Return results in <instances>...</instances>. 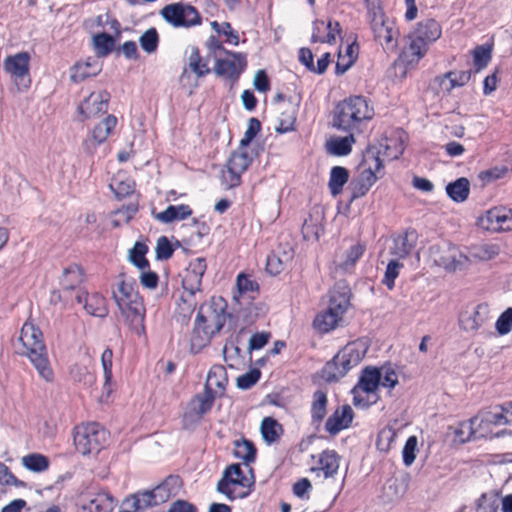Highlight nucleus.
I'll use <instances>...</instances> for the list:
<instances>
[{
    "label": "nucleus",
    "mask_w": 512,
    "mask_h": 512,
    "mask_svg": "<svg viewBox=\"0 0 512 512\" xmlns=\"http://www.w3.org/2000/svg\"><path fill=\"white\" fill-rule=\"evenodd\" d=\"M350 307V290L345 283H337L329 293L328 304L322 312V334L343 327Z\"/></svg>",
    "instance_id": "nucleus-8"
},
{
    "label": "nucleus",
    "mask_w": 512,
    "mask_h": 512,
    "mask_svg": "<svg viewBox=\"0 0 512 512\" xmlns=\"http://www.w3.org/2000/svg\"><path fill=\"white\" fill-rule=\"evenodd\" d=\"M112 296L129 327L137 335H144L145 306L135 281L120 274L112 288Z\"/></svg>",
    "instance_id": "nucleus-1"
},
{
    "label": "nucleus",
    "mask_w": 512,
    "mask_h": 512,
    "mask_svg": "<svg viewBox=\"0 0 512 512\" xmlns=\"http://www.w3.org/2000/svg\"><path fill=\"white\" fill-rule=\"evenodd\" d=\"M403 264L398 260H391L388 262L382 283L392 290L395 285V279L398 277Z\"/></svg>",
    "instance_id": "nucleus-56"
},
{
    "label": "nucleus",
    "mask_w": 512,
    "mask_h": 512,
    "mask_svg": "<svg viewBox=\"0 0 512 512\" xmlns=\"http://www.w3.org/2000/svg\"><path fill=\"white\" fill-rule=\"evenodd\" d=\"M181 486L179 477L169 476L160 485L155 487L152 492L157 505L165 503L172 496L176 495Z\"/></svg>",
    "instance_id": "nucleus-32"
},
{
    "label": "nucleus",
    "mask_w": 512,
    "mask_h": 512,
    "mask_svg": "<svg viewBox=\"0 0 512 512\" xmlns=\"http://www.w3.org/2000/svg\"><path fill=\"white\" fill-rule=\"evenodd\" d=\"M251 485V480L243 475L240 464H231L217 483V491L233 501L247 497L251 492Z\"/></svg>",
    "instance_id": "nucleus-10"
},
{
    "label": "nucleus",
    "mask_w": 512,
    "mask_h": 512,
    "mask_svg": "<svg viewBox=\"0 0 512 512\" xmlns=\"http://www.w3.org/2000/svg\"><path fill=\"white\" fill-rule=\"evenodd\" d=\"M472 420H475V423L473 424L474 427H476L475 430V437L477 438H485L489 437L491 435H499V433L493 432V425L492 423H486L485 421V413L481 415H477Z\"/></svg>",
    "instance_id": "nucleus-57"
},
{
    "label": "nucleus",
    "mask_w": 512,
    "mask_h": 512,
    "mask_svg": "<svg viewBox=\"0 0 512 512\" xmlns=\"http://www.w3.org/2000/svg\"><path fill=\"white\" fill-rule=\"evenodd\" d=\"M226 54L225 58H216L214 71L218 76L237 80L247 66L246 56L236 52Z\"/></svg>",
    "instance_id": "nucleus-20"
},
{
    "label": "nucleus",
    "mask_w": 512,
    "mask_h": 512,
    "mask_svg": "<svg viewBox=\"0 0 512 512\" xmlns=\"http://www.w3.org/2000/svg\"><path fill=\"white\" fill-rule=\"evenodd\" d=\"M19 342L22 350L19 353L26 355L39 375L46 381H51L53 371L50 367L46 348L42 341V333L33 324L25 323L21 329Z\"/></svg>",
    "instance_id": "nucleus-6"
},
{
    "label": "nucleus",
    "mask_w": 512,
    "mask_h": 512,
    "mask_svg": "<svg viewBox=\"0 0 512 512\" xmlns=\"http://www.w3.org/2000/svg\"><path fill=\"white\" fill-rule=\"evenodd\" d=\"M500 500L495 494H483L477 501L478 512H499Z\"/></svg>",
    "instance_id": "nucleus-58"
},
{
    "label": "nucleus",
    "mask_w": 512,
    "mask_h": 512,
    "mask_svg": "<svg viewBox=\"0 0 512 512\" xmlns=\"http://www.w3.org/2000/svg\"><path fill=\"white\" fill-rule=\"evenodd\" d=\"M349 177V171L345 167H332L329 173L328 189L333 197H336L343 192V188L347 184Z\"/></svg>",
    "instance_id": "nucleus-34"
},
{
    "label": "nucleus",
    "mask_w": 512,
    "mask_h": 512,
    "mask_svg": "<svg viewBox=\"0 0 512 512\" xmlns=\"http://www.w3.org/2000/svg\"><path fill=\"white\" fill-rule=\"evenodd\" d=\"M346 136L331 135L326 138L324 148L328 155L333 157H346L352 153L356 138L353 132Z\"/></svg>",
    "instance_id": "nucleus-23"
},
{
    "label": "nucleus",
    "mask_w": 512,
    "mask_h": 512,
    "mask_svg": "<svg viewBox=\"0 0 512 512\" xmlns=\"http://www.w3.org/2000/svg\"><path fill=\"white\" fill-rule=\"evenodd\" d=\"M414 247V234L413 233H405L403 235H399L393 241V246L390 248V252L392 255L396 256L398 259H404L407 257Z\"/></svg>",
    "instance_id": "nucleus-38"
},
{
    "label": "nucleus",
    "mask_w": 512,
    "mask_h": 512,
    "mask_svg": "<svg viewBox=\"0 0 512 512\" xmlns=\"http://www.w3.org/2000/svg\"><path fill=\"white\" fill-rule=\"evenodd\" d=\"M160 15L174 28H189L201 23V17L197 9L182 2L164 6Z\"/></svg>",
    "instance_id": "nucleus-15"
},
{
    "label": "nucleus",
    "mask_w": 512,
    "mask_h": 512,
    "mask_svg": "<svg viewBox=\"0 0 512 512\" xmlns=\"http://www.w3.org/2000/svg\"><path fill=\"white\" fill-rule=\"evenodd\" d=\"M261 129V123L256 118H250L248 121L247 129L244 133V137L240 141V146L247 147L253 138L258 134Z\"/></svg>",
    "instance_id": "nucleus-64"
},
{
    "label": "nucleus",
    "mask_w": 512,
    "mask_h": 512,
    "mask_svg": "<svg viewBox=\"0 0 512 512\" xmlns=\"http://www.w3.org/2000/svg\"><path fill=\"white\" fill-rule=\"evenodd\" d=\"M500 251V246L496 243H483L471 247L469 257L478 261H489L496 258Z\"/></svg>",
    "instance_id": "nucleus-37"
},
{
    "label": "nucleus",
    "mask_w": 512,
    "mask_h": 512,
    "mask_svg": "<svg viewBox=\"0 0 512 512\" xmlns=\"http://www.w3.org/2000/svg\"><path fill=\"white\" fill-rule=\"evenodd\" d=\"M365 246L358 243L350 247L345 254V259L339 263L343 270H349L362 257Z\"/></svg>",
    "instance_id": "nucleus-54"
},
{
    "label": "nucleus",
    "mask_w": 512,
    "mask_h": 512,
    "mask_svg": "<svg viewBox=\"0 0 512 512\" xmlns=\"http://www.w3.org/2000/svg\"><path fill=\"white\" fill-rule=\"evenodd\" d=\"M291 252H284L283 257L276 253L268 255L266 269L272 275H277L285 268V264L291 259Z\"/></svg>",
    "instance_id": "nucleus-44"
},
{
    "label": "nucleus",
    "mask_w": 512,
    "mask_h": 512,
    "mask_svg": "<svg viewBox=\"0 0 512 512\" xmlns=\"http://www.w3.org/2000/svg\"><path fill=\"white\" fill-rule=\"evenodd\" d=\"M22 465L29 471L41 473L48 469L49 459L39 453H31L21 458Z\"/></svg>",
    "instance_id": "nucleus-40"
},
{
    "label": "nucleus",
    "mask_w": 512,
    "mask_h": 512,
    "mask_svg": "<svg viewBox=\"0 0 512 512\" xmlns=\"http://www.w3.org/2000/svg\"><path fill=\"white\" fill-rule=\"evenodd\" d=\"M94 47L100 56H107L114 47V39L106 33H100L93 37Z\"/></svg>",
    "instance_id": "nucleus-52"
},
{
    "label": "nucleus",
    "mask_w": 512,
    "mask_h": 512,
    "mask_svg": "<svg viewBox=\"0 0 512 512\" xmlns=\"http://www.w3.org/2000/svg\"><path fill=\"white\" fill-rule=\"evenodd\" d=\"M76 300L78 303H84L85 310L92 316L105 317L108 314L106 299L99 293L89 295L84 291H79Z\"/></svg>",
    "instance_id": "nucleus-26"
},
{
    "label": "nucleus",
    "mask_w": 512,
    "mask_h": 512,
    "mask_svg": "<svg viewBox=\"0 0 512 512\" xmlns=\"http://www.w3.org/2000/svg\"><path fill=\"white\" fill-rule=\"evenodd\" d=\"M216 393H210L206 390L201 394H197L188 404L183 415V425L190 428L198 424L202 417L211 410Z\"/></svg>",
    "instance_id": "nucleus-18"
},
{
    "label": "nucleus",
    "mask_w": 512,
    "mask_h": 512,
    "mask_svg": "<svg viewBox=\"0 0 512 512\" xmlns=\"http://www.w3.org/2000/svg\"><path fill=\"white\" fill-rule=\"evenodd\" d=\"M110 94L107 91H95L78 106V111L85 119L105 113L108 108Z\"/></svg>",
    "instance_id": "nucleus-22"
},
{
    "label": "nucleus",
    "mask_w": 512,
    "mask_h": 512,
    "mask_svg": "<svg viewBox=\"0 0 512 512\" xmlns=\"http://www.w3.org/2000/svg\"><path fill=\"white\" fill-rule=\"evenodd\" d=\"M115 507L114 498L108 492H99L82 498L81 512H112Z\"/></svg>",
    "instance_id": "nucleus-24"
},
{
    "label": "nucleus",
    "mask_w": 512,
    "mask_h": 512,
    "mask_svg": "<svg viewBox=\"0 0 512 512\" xmlns=\"http://www.w3.org/2000/svg\"><path fill=\"white\" fill-rule=\"evenodd\" d=\"M261 372L258 369H252L237 378V387L243 390L251 388L260 379Z\"/></svg>",
    "instance_id": "nucleus-62"
},
{
    "label": "nucleus",
    "mask_w": 512,
    "mask_h": 512,
    "mask_svg": "<svg viewBox=\"0 0 512 512\" xmlns=\"http://www.w3.org/2000/svg\"><path fill=\"white\" fill-rule=\"evenodd\" d=\"M478 224L489 231H512V210L493 207L479 217Z\"/></svg>",
    "instance_id": "nucleus-19"
},
{
    "label": "nucleus",
    "mask_w": 512,
    "mask_h": 512,
    "mask_svg": "<svg viewBox=\"0 0 512 512\" xmlns=\"http://www.w3.org/2000/svg\"><path fill=\"white\" fill-rule=\"evenodd\" d=\"M279 116L277 117V124L275 130L277 133L284 134L295 129L297 107L291 102L283 103L277 107Z\"/></svg>",
    "instance_id": "nucleus-28"
},
{
    "label": "nucleus",
    "mask_w": 512,
    "mask_h": 512,
    "mask_svg": "<svg viewBox=\"0 0 512 512\" xmlns=\"http://www.w3.org/2000/svg\"><path fill=\"white\" fill-rule=\"evenodd\" d=\"M70 375L76 382L90 386L95 382V376L85 364L76 363L70 369Z\"/></svg>",
    "instance_id": "nucleus-43"
},
{
    "label": "nucleus",
    "mask_w": 512,
    "mask_h": 512,
    "mask_svg": "<svg viewBox=\"0 0 512 512\" xmlns=\"http://www.w3.org/2000/svg\"><path fill=\"white\" fill-rule=\"evenodd\" d=\"M359 53V46L355 43H347L344 47L340 46L336 62V73H345L356 61Z\"/></svg>",
    "instance_id": "nucleus-33"
},
{
    "label": "nucleus",
    "mask_w": 512,
    "mask_h": 512,
    "mask_svg": "<svg viewBox=\"0 0 512 512\" xmlns=\"http://www.w3.org/2000/svg\"><path fill=\"white\" fill-rule=\"evenodd\" d=\"M192 215L189 205H169L164 211L153 214L154 218L163 224H170L174 221H182Z\"/></svg>",
    "instance_id": "nucleus-31"
},
{
    "label": "nucleus",
    "mask_w": 512,
    "mask_h": 512,
    "mask_svg": "<svg viewBox=\"0 0 512 512\" xmlns=\"http://www.w3.org/2000/svg\"><path fill=\"white\" fill-rule=\"evenodd\" d=\"M367 16L375 40L387 49H396L399 31L394 20L386 17L382 8L375 3L369 6Z\"/></svg>",
    "instance_id": "nucleus-9"
},
{
    "label": "nucleus",
    "mask_w": 512,
    "mask_h": 512,
    "mask_svg": "<svg viewBox=\"0 0 512 512\" xmlns=\"http://www.w3.org/2000/svg\"><path fill=\"white\" fill-rule=\"evenodd\" d=\"M429 256L435 265L448 272L463 270L470 265V257L452 244L431 246Z\"/></svg>",
    "instance_id": "nucleus-13"
},
{
    "label": "nucleus",
    "mask_w": 512,
    "mask_h": 512,
    "mask_svg": "<svg viewBox=\"0 0 512 512\" xmlns=\"http://www.w3.org/2000/svg\"><path fill=\"white\" fill-rule=\"evenodd\" d=\"M367 350L368 344L364 339H357L348 343L325 364L322 370V379L327 382L338 381L344 377L350 369L361 362Z\"/></svg>",
    "instance_id": "nucleus-5"
},
{
    "label": "nucleus",
    "mask_w": 512,
    "mask_h": 512,
    "mask_svg": "<svg viewBox=\"0 0 512 512\" xmlns=\"http://www.w3.org/2000/svg\"><path fill=\"white\" fill-rule=\"evenodd\" d=\"M109 186L118 198H124L134 191L133 181L130 179H122L120 175L113 178Z\"/></svg>",
    "instance_id": "nucleus-46"
},
{
    "label": "nucleus",
    "mask_w": 512,
    "mask_h": 512,
    "mask_svg": "<svg viewBox=\"0 0 512 512\" xmlns=\"http://www.w3.org/2000/svg\"><path fill=\"white\" fill-rule=\"evenodd\" d=\"M83 280L82 269L78 265H71L65 269L62 284L66 289H73Z\"/></svg>",
    "instance_id": "nucleus-48"
},
{
    "label": "nucleus",
    "mask_w": 512,
    "mask_h": 512,
    "mask_svg": "<svg viewBox=\"0 0 512 512\" xmlns=\"http://www.w3.org/2000/svg\"><path fill=\"white\" fill-rule=\"evenodd\" d=\"M396 431L391 427H385L383 428L376 440V447L381 452H388L392 446V444L395 442L396 439Z\"/></svg>",
    "instance_id": "nucleus-50"
},
{
    "label": "nucleus",
    "mask_w": 512,
    "mask_h": 512,
    "mask_svg": "<svg viewBox=\"0 0 512 512\" xmlns=\"http://www.w3.org/2000/svg\"><path fill=\"white\" fill-rule=\"evenodd\" d=\"M226 369L222 365H214L208 372L204 390L210 393H216L221 396L227 384Z\"/></svg>",
    "instance_id": "nucleus-29"
},
{
    "label": "nucleus",
    "mask_w": 512,
    "mask_h": 512,
    "mask_svg": "<svg viewBox=\"0 0 512 512\" xmlns=\"http://www.w3.org/2000/svg\"><path fill=\"white\" fill-rule=\"evenodd\" d=\"M487 306L477 305L466 309L460 315V326L467 332L476 331L486 320Z\"/></svg>",
    "instance_id": "nucleus-27"
},
{
    "label": "nucleus",
    "mask_w": 512,
    "mask_h": 512,
    "mask_svg": "<svg viewBox=\"0 0 512 512\" xmlns=\"http://www.w3.org/2000/svg\"><path fill=\"white\" fill-rule=\"evenodd\" d=\"M233 455L248 465L255 460L256 448L254 444L247 439L235 440Z\"/></svg>",
    "instance_id": "nucleus-39"
},
{
    "label": "nucleus",
    "mask_w": 512,
    "mask_h": 512,
    "mask_svg": "<svg viewBox=\"0 0 512 512\" xmlns=\"http://www.w3.org/2000/svg\"><path fill=\"white\" fill-rule=\"evenodd\" d=\"M136 212L137 207L133 204L118 209L114 213V219L112 220L113 225L117 227L122 223L129 222V220L135 215Z\"/></svg>",
    "instance_id": "nucleus-63"
},
{
    "label": "nucleus",
    "mask_w": 512,
    "mask_h": 512,
    "mask_svg": "<svg viewBox=\"0 0 512 512\" xmlns=\"http://www.w3.org/2000/svg\"><path fill=\"white\" fill-rule=\"evenodd\" d=\"M211 27L219 34L223 35L226 38V42L231 45L239 44V35L232 28L231 24L228 22L218 23L217 21L211 22Z\"/></svg>",
    "instance_id": "nucleus-49"
},
{
    "label": "nucleus",
    "mask_w": 512,
    "mask_h": 512,
    "mask_svg": "<svg viewBox=\"0 0 512 512\" xmlns=\"http://www.w3.org/2000/svg\"><path fill=\"white\" fill-rule=\"evenodd\" d=\"M117 125V118L114 115H108L91 130L88 137L84 140L83 147L86 153L93 154L96 148L103 144L113 133Z\"/></svg>",
    "instance_id": "nucleus-21"
},
{
    "label": "nucleus",
    "mask_w": 512,
    "mask_h": 512,
    "mask_svg": "<svg viewBox=\"0 0 512 512\" xmlns=\"http://www.w3.org/2000/svg\"><path fill=\"white\" fill-rule=\"evenodd\" d=\"M340 458L333 450H326L322 453V472L324 480L322 487L325 488L326 498L331 508L340 494L343 487V478L338 477Z\"/></svg>",
    "instance_id": "nucleus-12"
},
{
    "label": "nucleus",
    "mask_w": 512,
    "mask_h": 512,
    "mask_svg": "<svg viewBox=\"0 0 512 512\" xmlns=\"http://www.w3.org/2000/svg\"><path fill=\"white\" fill-rule=\"evenodd\" d=\"M353 417L352 408L349 405H342L327 419L325 428L331 435H335L347 429L352 423Z\"/></svg>",
    "instance_id": "nucleus-25"
},
{
    "label": "nucleus",
    "mask_w": 512,
    "mask_h": 512,
    "mask_svg": "<svg viewBox=\"0 0 512 512\" xmlns=\"http://www.w3.org/2000/svg\"><path fill=\"white\" fill-rule=\"evenodd\" d=\"M141 48L148 54L154 53L159 44V35L155 28L146 30L139 39Z\"/></svg>",
    "instance_id": "nucleus-47"
},
{
    "label": "nucleus",
    "mask_w": 512,
    "mask_h": 512,
    "mask_svg": "<svg viewBox=\"0 0 512 512\" xmlns=\"http://www.w3.org/2000/svg\"><path fill=\"white\" fill-rule=\"evenodd\" d=\"M379 382L382 387L392 389L398 384V375L391 366H382L378 368Z\"/></svg>",
    "instance_id": "nucleus-55"
},
{
    "label": "nucleus",
    "mask_w": 512,
    "mask_h": 512,
    "mask_svg": "<svg viewBox=\"0 0 512 512\" xmlns=\"http://www.w3.org/2000/svg\"><path fill=\"white\" fill-rule=\"evenodd\" d=\"M418 439L416 436H410L404 447H403V450H402V457H403V463L405 464V466L409 467L411 466L415 459H416V454H417V451H418Z\"/></svg>",
    "instance_id": "nucleus-59"
},
{
    "label": "nucleus",
    "mask_w": 512,
    "mask_h": 512,
    "mask_svg": "<svg viewBox=\"0 0 512 512\" xmlns=\"http://www.w3.org/2000/svg\"><path fill=\"white\" fill-rule=\"evenodd\" d=\"M510 416L507 414L505 406H503L499 410L485 412V421L486 423H492L493 427L509 425L511 424Z\"/></svg>",
    "instance_id": "nucleus-60"
},
{
    "label": "nucleus",
    "mask_w": 512,
    "mask_h": 512,
    "mask_svg": "<svg viewBox=\"0 0 512 512\" xmlns=\"http://www.w3.org/2000/svg\"><path fill=\"white\" fill-rule=\"evenodd\" d=\"M446 192L454 202H464L470 193V182L465 177L458 178L446 186Z\"/></svg>",
    "instance_id": "nucleus-36"
},
{
    "label": "nucleus",
    "mask_w": 512,
    "mask_h": 512,
    "mask_svg": "<svg viewBox=\"0 0 512 512\" xmlns=\"http://www.w3.org/2000/svg\"><path fill=\"white\" fill-rule=\"evenodd\" d=\"M226 302L223 298H213L207 305L201 306L192 333V345L204 346L218 333L226 323Z\"/></svg>",
    "instance_id": "nucleus-3"
},
{
    "label": "nucleus",
    "mask_w": 512,
    "mask_h": 512,
    "mask_svg": "<svg viewBox=\"0 0 512 512\" xmlns=\"http://www.w3.org/2000/svg\"><path fill=\"white\" fill-rule=\"evenodd\" d=\"M260 430L264 441L268 444L275 442L282 432L281 426L271 417L262 420Z\"/></svg>",
    "instance_id": "nucleus-41"
},
{
    "label": "nucleus",
    "mask_w": 512,
    "mask_h": 512,
    "mask_svg": "<svg viewBox=\"0 0 512 512\" xmlns=\"http://www.w3.org/2000/svg\"><path fill=\"white\" fill-rule=\"evenodd\" d=\"M374 114L373 106L365 97L351 96L335 105L329 125L337 130L361 133Z\"/></svg>",
    "instance_id": "nucleus-2"
},
{
    "label": "nucleus",
    "mask_w": 512,
    "mask_h": 512,
    "mask_svg": "<svg viewBox=\"0 0 512 512\" xmlns=\"http://www.w3.org/2000/svg\"><path fill=\"white\" fill-rule=\"evenodd\" d=\"M472 54H473V61H474L476 70L480 71L489 64V62L492 58V49H491V47L481 45V46H477L473 50Z\"/></svg>",
    "instance_id": "nucleus-53"
},
{
    "label": "nucleus",
    "mask_w": 512,
    "mask_h": 512,
    "mask_svg": "<svg viewBox=\"0 0 512 512\" xmlns=\"http://www.w3.org/2000/svg\"><path fill=\"white\" fill-rule=\"evenodd\" d=\"M379 372L376 367L365 368L357 385L352 389L353 401L356 406L368 407L378 400Z\"/></svg>",
    "instance_id": "nucleus-14"
},
{
    "label": "nucleus",
    "mask_w": 512,
    "mask_h": 512,
    "mask_svg": "<svg viewBox=\"0 0 512 512\" xmlns=\"http://www.w3.org/2000/svg\"><path fill=\"white\" fill-rule=\"evenodd\" d=\"M147 251L148 247L144 243L140 242H136L130 250V261L140 270H144L149 267V262L145 257Z\"/></svg>",
    "instance_id": "nucleus-45"
},
{
    "label": "nucleus",
    "mask_w": 512,
    "mask_h": 512,
    "mask_svg": "<svg viewBox=\"0 0 512 512\" xmlns=\"http://www.w3.org/2000/svg\"><path fill=\"white\" fill-rule=\"evenodd\" d=\"M108 432L98 423H88L76 427L74 445L82 455L97 454L105 445Z\"/></svg>",
    "instance_id": "nucleus-11"
},
{
    "label": "nucleus",
    "mask_w": 512,
    "mask_h": 512,
    "mask_svg": "<svg viewBox=\"0 0 512 512\" xmlns=\"http://www.w3.org/2000/svg\"><path fill=\"white\" fill-rule=\"evenodd\" d=\"M380 154L381 150L375 146L367 148L364 152L363 159L357 169V176L351 183L352 199L365 196L378 178L381 177L384 166Z\"/></svg>",
    "instance_id": "nucleus-7"
},
{
    "label": "nucleus",
    "mask_w": 512,
    "mask_h": 512,
    "mask_svg": "<svg viewBox=\"0 0 512 512\" xmlns=\"http://www.w3.org/2000/svg\"><path fill=\"white\" fill-rule=\"evenodd\" d=\"M123 504L130 507L132 511L135 512H140L150 507L157 506L152 490L135 493L127 497Z\"/></svg>",
    "instance_id": "nucleus-35"
},
{
    "label": "nucleus",
    "mask_w": 512,
    "mask_h": 512,
    "mask_svg": "<svg viewBox=\"0 0 512 512\" xmlns=\"http://www.w3.org/2000/svg\"><path fill=\"white\" fill-rule=\"evenodd\" d=\"M29 62L30 56L27 52L8 56L4 60V69L10 74L19 90H26L30 87Z\"/></svg>",
    "instance_id": "nucleus-17"
},
{
    "label": "nucleus",
    "mask_w": 512,
    "mask_h": 512,
    "mask_svg": "<svg viewBox=\"0 0 512 512\" xmlns=\"http://www.w3.org/2000/svg\"><path fill=\"white\" fill-rule=\"evenodd\" d=\"M442 35L440 24L431 18L424 19L406 36V45L403 47L401 57L408 64H417L427 53L431 44Z\"/></svg>",
    "instance_id": "nucleus-4"
},
{
    "label": "nucleus",
    "mask_w": 512,
    "mask_h": 512,
    "mask_svg": "<svg viewBox=\"0 0 512 512\" xmlns=\"http://www.w3.org/2000/svg\"><path fill=\"white\" fill-rule=\"evenodd\" d=\"M252 162V156L245 147L239 146L229 157L226 164V171L223 172V181L229 188L236 187L241 182V175L247 170Z\"/></svg>",
    "instance_id": "nucleus-16"
},
{
    "label": "nucleus",
    "mask_w": 512,
    "mask_h": 512,
    "mask_svg": "<svg viewBox=\"0 0 512 512\" xmlns=\"http://www.w3.org/2000/svg\"><path fill=\"white\" fill-rule=\"evenodd\" d=\"M101 71V64L95 57H89L85 62L76 63L71 71L70 78L73 82L78 83L88 77L96 76Z\"/></svg>",
    "instance_id": "nucleus-30"
},
{
    "label": "nucleus",
    "mask_w": 512,
    "mask_h": 512,
    "mask_svg": "<svg viewBox=\"0 0 512 512\" xmlns=\"http://www.w3.org/2000/svg\"><path fill=\"white\" fill-rule=\"evenodd\" d=\"M474 423L475 420L472 419L459 423L454 432L456 441L465 443L472 439H476L474 430L476 427L473 426Z\"/></svg>",
    "instance_id": "nucleus-51"
},
{
    "label": "nucleus",
    "mask_w": 512,
    "mask_h": 512,
    "mask_svg": "<svg viewBox=\"0 0 512 512\" xmlns=\"http://www.w3.org/2000/svg\"><path fill=\"white\" fill-rule=\"evenodd\" d=\"M202 280L193 274H190L185 271V274L182 279V285L185 290V293L188 294L189 297H193L196 292L201 289Z\"/></svg>",
    "instance_id": "nucleus-61"
},
{
    "label": "nucleus",
    "mask_w": 512,
    "mask_h": 512,
    "mask_svg": "<svg viewBox=\"0 0 512 512\" xmlns=\"http://www.w3.org/2000/svg\"><path fill=\"white\" fill-rule=\"evenodd\" d=\"M188 66L199 78L210 73L208 63L202 60L198 48L194 46L190 49Z\"/></svg>",
    "instance_id": "nucleus-42"
}]
</instances>
